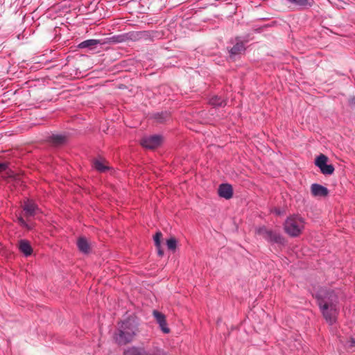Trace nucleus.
Here are the masks:
<instances>
[{
  "instance_id": "f257e3e1",
  "label": "nucleus",
  "mask_w": 355,
  "mask_h": 355,
  "mask_svg": "<svg viewBox=\"0 0 355 355\" xmlns=\"http://www.w3.org/2000/svg\"><path fill=\"white\" fill-rule=\"evenodd\" d=\"M316 298L327 322L330 324L334 323L338 314L337 295L333 291L322 289L316 294Z\"/></svg>"
},
{
  "instance_id": "f03ea898",
  "label": "nucleus",
  "mask_w": 355,
  "mask_h": 355,
  "mask_svg": "<svg viewBox=\"0 0 355 355\" xmlns=\"http://www.w3.org/2000/svg\"><path fill=\"white\" fill-rule=\"evenodd\" d=\"M138 332V322L136 320L127 318L119 324L118 333L115 335L116 341L120 345H125L132 341Z\"/></svg>"
},
{
  "instance_id": "7ed1b4c3",
  "label": "nucleus",
  "mask_w": 355,
  "mask_h": 355,
  "mask_svg": "<svg viewBox=\"0 0 355 355\" xmlns=\"http://www.w3.org/2000/svg\"><path fill=\"white\" fill-rule=\"evenodd\" d=\"M21 207L23 209V216H19L17 217V221L21 227L27 230H31L32 226L26 222V220L24 219V217H25L27 220H29L30 218L33 217L40 213V209L33 200H30L24 201V204L21 205Z\"/></svg>"
},
{
  "instance_id": "20e7f679",
  "label": "nucleus",
  "mask_w": 355,
  "mask_h": 355,
  "mask_svg": "<svg viewBox=\"0 0 355 355\" xmlns=\"http://www.w3.org/2000/svg\"><path fill=\"white\" fill-rule=\"evenodd\" d=\"M304 228V220L299 216H291L284 223L285 232L292 237L298 236Z\"/></svg>"
},
{
  "instance_id": "39448f33",
  "label": "nucleus",
  "mask_w": 355,
  "mask_h": 355,
  "mask_svg": "<svg viewBox=\"0 0 355 355\" xmlns=\"http://www.w3.org/2000/svg\"><path fill=\"white\" fill-rule=\"evenodd\" d=\"M123 355H166L161 349H154L149 351L143 347H132L124 351Z\"/></svg>"
},
{
  "instance_id": "423d86ee",
  "label": "nucleus",
  "mask_w": 355,
  "mask_h": 355,
  "mask_svg": "<svg viewBox=\"0 0 355 355\" xmlns=\"http://www.w3.org/2000/svg\"><path fill=\"white\" fill-rule=\"evenodd\" d=\"M328 157L320 154L315 159V164L320 168L324 175H331L334 172V167L332 164H327Z\"/></svg>"
},
{
  "instance_id": "0eeeda50",
  "label": "nucleus",
  "mask_w": 355,
  "mask_h": 355,
  "mask_svg": "<svg viewBox=\"0 0 355 355\" xmlns=\"http://www.w3.org/2000/svg\"><path fill=\"white\" fill-rule=\"evenodd\" d=\"M164 138L161 135H155L148 137H144L140 141L141 145L148 149H155L159 147L163 142Z\"/></svg>"
},
{
  "instance_id": "6e6552de",
  "label": "nucleus",
  "mask_w": 355,
  "mask_h": 355,
  "mask_svg": "<svg viewBox=\"0 0 355 355\" xmlns=\"http://www.w3.org/2000/svg\"><path fill=\"white\" fill-rule=\"evenodd\" d=\"M153 315L155 318L156 322L159 324V326L162 332L164 334H168L170 332V329L167 327L165 315L158 311L157 310H153Z\"/></svg>"
},
{
  "instance_id": "1a4fd4ad",
  "label": "nucleus",
  "mask_w": 355,
  "mask_h": 355,
  "mask_svg": "<svg viewBox=\"0 0 355 355\" xmlns=\"http://www.w3.org/2000/svg\"><path fill=\"white\" fill-rule=\"evenodd\" d=\"M218 195L225 199H230L233 196V189L229 184H222L218 190Z\"/></svg>"
},
{
  "instance_id": "9d476101",
  "label": "nucleus",
  "mask_w": 355,
  "mask_h": 355,
  "mask_svg": "<svg viewBox=\"0 0 355 355\" xmlns=\"http://www.w3.org/2000/svg\"><path fill=\"white\" fill-rule=\"evenodd\" d=\"M311 193L314 196H327L328 195V189L318 184H313L311 187Z\"/></svg>"
},
{
  "instance_id": "9b49d317",
  "label": "nucleus",
  "mask_w": 355,
  "mask_h": 355,
  "mask_svg": "<svg viewBox=\"0 0 355 355\" xmlns=\"http://www.w3.org/2000/svg\"><path fill=\"white\" fill-rule=\"evenodd\" d=\"M18 248L20 252L26 257L30 256L33 253V248L27 240H20L18 243Z\"/></svg>"
},
{
  "instance_id": "f8f14e48",
  "label": "nucleus",
  "mask_w": 355,
  "mask_h": 355,
  "mask_svg": "<svg viewBox=\"0 0 355 355\" xmlns=\"http://www.w3.org/2000/svg\"><path fill=\"white\" fill-rule=\"evenodd\" d=\"M93 166L96 171L101 173H104L110 168L107 165V162L103 159H95L93 162Z\"/></svg>"
},
{
  "instance_id": "ddd939ff",
  "label": "nucleus",
  "mask_w": 355,
  "mask_h": 355,
  "mask_svg": "<svg viewBox=\"0 0 355 355\" xmlns=\"http://www.w3.org/2000/svg\"><path fill=\"white\" fill-rule=\"evenodd\" d=\"M77 245L80 251L84 253H88L90 250V246L87 240L84 237H80L77 241Z\"/></svg>"
},
{
  "instance_id": "4468645a",
  "label": "nucleus",
  "mask_w": 355,
  "mask_h": 355,
  "mask_svg": "<svg viewBox=\"0 0 355 355\" xmlns=\"http://www.w3.org/2000/svg\"><path fill=\"white\" fill-rule=\"evenodd\" d=\"M265 239L275 243H282L283 241V238L279 234L270 230L266 235Z\"/></svg>"
},
{
  "instance_id": "2eb2a0df",
  "label": "nucleus",
  "mask_w": 355,
  "mask_h": 355,
  "mask_svg": "<svg viewBox=\"0 0 355 355\" xmlns=\"http://www.w3.org/2000/svg\"><path fill=\"white\" fill-rule=\"evenodd\" d=\"M49 141L54 146H60L66 141V137L61 135H53L50 137Z\"/></svg>"
},
{
  "instance_id": "dca6fc26",
  "label": "nucleus",
  "mask_w": 355,
  "mask_h": 355,
  "mask_svg": "<svg viewBox=\"0 0 355 355\" xmlns=\"http://www.w3.org/2000/svg\"><path fill=\"white\" fill-rule=\"evenodd\" d=\"M100 43V41L98 40H87L85 41L82 42L79 44L78 46L81 49L83 48H90L92 49L93 47L96 46L97 44Z\"/></svg>"
},
{
  "instance_id": "f3484780",
  "label": "nucleus",
  "mask_w": 355,
  "mask_h": 355,
  "mask_svg": "<svg viewBox=\"0 0 355 355\" xmlns=\"http://www.w3.org/2000/svg\"><path fill=\"white\" fill-rule=\"evenodd\" d=\"M209 103L214 106L223 107L225 105V101L220 97L214 96L209 100Z\"/></svg>"
},
{
  "instance_id": "a211bd4d",
  "label": "nucleus",
  "mask_w": 355,
  "mask_h": 355,
  "mask_svg": "<svg viewBox=\"0 0 355 355\" xmlns=\"http://www.w3.org/2000/svg\"><path fill=\"white\" fill-rule=\"evenodd\" d=\"M245 50L244 45L242 42L236 43L230 50L232 55H237Z\"/></svg>"
},
{
  "instance_id": "6ab92c4d",
  "label": "nucleus",
  "mask_w": 355,
  "mask_h": 355,
  "mask_svg": "<svg viewBox=\"0 0 355 355\" xmlns=\"http://www.w3.org/2000/svg\"><path fill=\"white\" fill-rule=\"evenodd\" d=\"M166 245L168 250L174 251L177 247V240L175 237H171L166 241Z\"/></svg>"
},
{
  "instance_id": "aec40b11",
  "label": "nucleus",
  "mask_w": 355,
  "mask_h": 355,
  "mask_svg": "<svg viewBox=\"0 0 355 355\" xmlns=\"http://www.w3.org/2000/svg\"><path fill=\"white\" fill-rule=\"evenodd\" d=\"M162 237V234L160 232H157L153 237L155 244L157 248H159V246L161 245Z\"/></svg>"
},
{
  "instance_id": "412c9836",
  "label": "nucleus",
  "mask_w": 355,
  "mask_h": 355,
  "mask_svg": "<svg viewBox=\"0 0 355 355\" xmlns=\"http://www.w3.org/2000/svg\"><path fill=\"white\" fill-rule=\"evenodd\" d=\"M291 3L300 6H307L309 5V2L307 0H293Z\"/></svg>"
},
{
  "instance_id": "4be33fe9",
  "label": "nucleus",
  "mask_w": 355,
  "mask_h": 355,
  "mask_svg": "<svg viewBox=\"0 0 355 355\" xmlns=\"http://www.w3.org/2000/svg\"><path fill=\"white\" fill-rule=\"evenodd\" d=\"M269 230L266 227H261L258 230L259 234L261 235L264 239L266 238V235L267 234Z\"/></svg>"
},
{
  "instance_id": "5701e85b",
  "label": "nucleus",
  "mask_w": 355,
  "mask_h": 355,
  "mask_svg": "<svg viewBox=\"0 0 355 355\" xmlns=\"http://www.w3.org/2000/svg\"><path fill=\"white\" fill-rule=\"evenodd\" d=\"M7 168V165L3 163H0V172L5 171Z\"/></svg>"
},
{
  "instance_id": "b1692460",
  "label": "nucleus",
  "mask_w": 355,
  "mask_h": 355,
  "mask_svg": "<svg viewBox=\"0 0 355 355\" xmlns=\"http://www.w3.org/2000/svg\"><path fill=\"white\" fill-rule=\"evenodd\" d=\"M157 248V252H158V254L159 256H162L163 254H164V252L163 250L161 249V245L159 246V248Z\"/></svg>"
},
{
  "instance_id": "393cba45",
  "label": "nucleus",
  "mask_w": 355,
  "mask_h": 355,
  "mask_svg": "<svg viewBox=\"0 0 355 355\" xmlns=\"http://www.w3.org/2000/svg\"><path fill=\"white\" fill-rule=\"evenodd\" d=\"M274 211L277 215H279L281 214L280 211L279 209H275Z\"/></svg>"
},
{
  "instance_id": "a878e982",
  "label": "nucleus",
  "mask_w": 355,
  "mask_h": 355,
  "mask_svg": "<svg viewBox=\"0 0 355 355\" xmlns=\"http://www.w3.org/2000/svg\"><path fill=\"white\" fill-rule=\"evenodd\" d=\"M287 1H289L290 3H291L293 0H287Z\"/></svg>"
}]
</instances>
